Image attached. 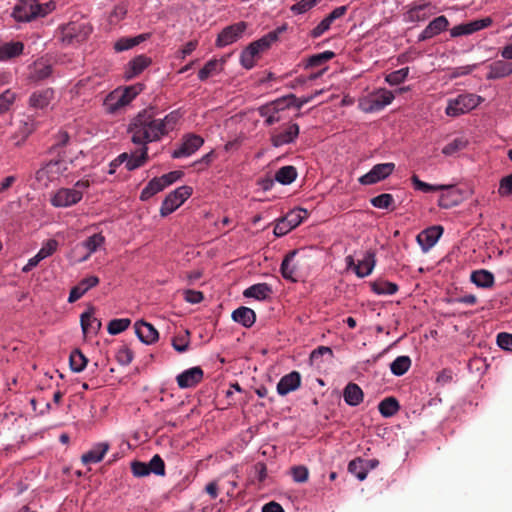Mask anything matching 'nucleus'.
Here are the masks:
<instances>
[{"label": "nucleus", "mask_w": 512, "mask_h": 512, "mask_svg": "<svg viewBox=\"0 0 512 512\" xmlns=\"http://www.w3.org/2000/svg\"><path fill=\"white\" fill-rule=\"evenodd\" d=\"M160 118H156L152 108L140 111L129 123L128 133L132 143L147 146L148 143L160 141L163 137Z\"/></svg>", "instance_id": "nucleus-1"}, {"label": "nucleus", "mask_w": 512, "mask_h": 512, "mask_svg": "<svg viewBox=\"0 0 512 512\" xmlns=\"http://www.w3.org/2000/svg\"><path fill=\"white\" fill-rule=\"evenodd\" d=\"M89 187V180H78L72 188H60L55 191L50 198V203L56 208H66L76 205L82 200L84 191Z\"/></svg>", "instance_id": "nucleus-2"}, {"label": "nucleus", "mask_w": 512, "mask_h": 512, "mask_svg": "<svg viewBox=\"0 0 512 512\" xmlns=\"http://www.w3.org/2000/svg\"><path fill=\"white\" fill-rule=\"evenodd\" d=\"M92 33V26L86 21H73L59 30V40L64 45H74L85 41Z\"/></svg>", "instance_id": "nucleus-3"}, {"label": "nucleus", "mask_w": 512, "mask_h": 512, "mask_svg": "<svg viewBox=\"0 0 512 512\" xmlns=\"http://www.w3.org/2000/svg\"><path fill=\"white\" fill-rule=\"evenodd\" d=\"M48 13V5H41L38 0H19L13 8L12 17L17 22H30Z\"/></svg>", "instance_id": "nucleus-4"}, {"label": "nucleus", "mask_w": 512, "mask_h": 512, "mask_svg": "<svg viewBox=\"0 0 512 512\" xmlns=\"http://www.w3.org/2000/svg\"><path fill=\"white\" fill-rule=\"evenodd\" d=\"M68 170V164L65 160H51L43 164L35 172V180L41 187H48L49 184L57 180Z\"/></svg>", "instance_id": "nucleus-5"}, {"label": "nucleus", "mask_w": 512, "mask_h": 512, "mask_svg": "<svg viewBox=\"0 0 512 512\" xmlns=\"http://www.w3.org/2000/svg\"><path fill=\"white\" fill-rule=\"evenodd\" d=\"M482 101L478 95L466 93L460 94L456 98L449 99L445 113L450 117H457L475 109Z\"/></svg>", "instance_id": "nucleus-6"}, {"label": "nucleus", "mask_w": 512, "mask_h": 512, "mask_svg": "<svg viewBox=\"0 0 512 512\" xmlns=\"http://www.w3.org/2000/svg\"><path fill=\"white\" fill-rule=\"evenodd\" d=\"M192 194V188L181 186L170 192L163 200L160 207V215L166 217L179 208Z\"/></svg>", "instance_id": "nucleus-7"}, {"label": "nucleus", "mask_w": 512, "mask_h": 512, "mask_svg": "<svg viewBox=\"0 0 512 512\" xmlns=\"http://www.w3.org/2000/svg\"><path fill=\"white\" fill-rule=\"evenodd\" d=\"M394 99V94L386 89H380L377 92L367 96L360 101V108L366 113L380 111L389 105Z\"/></svg>", "instance_id": "nucleus-8"}, {"label": "nucleus", "mask_w": 512, "mask_h": 512, "mask_svg": "<svg viewBox=\"0 0 512 512\" xmlns=\"http://www.w3.org/2000/svg\"><path fill=\"white\" fill-rule=\"evenodd\" d=\"M306 215V209L298 208L291 210L276 223L273 231L274 234L278 237L286 235L292 229L299 226Z\"/></svg>", "instance_id": "nucleus-9"}, {"label": "nucleus", "mask_w": 512, "mask_h": 512, "mask_svg": "<svg viewBox=\"0 0 512 512\" xmlns=\"http://www.w3.org/2000/svg\"><path fill=\"white\" fill-rule=\"evenodd\" d=\"M375 257V252L369 250L365 252L363 258L359 260L357 264L352 255L346 256L345 261L348 268L353 267L354 272L359 278H364L372 273L376 264Z\"/></svg>", "instance_id": "nucleus-10"}, {"label": "nucleus", "mask_w": 512, "mask_h": 512, "mask_svg": "<svg viewBox=\"0 0 512 512\" xmlns=\"http://www.w3.org/2000/svg\"><path fill=\"white\" fill-rule=\"evenodd\" d=\"M395 170V164L392 162L376 164L366 174L359 178L362 185H373L388 178Z\"/></svg>", "instance_id": "nucleus-11"}, {"label": "nucleus", "mask_w": 512, "mask_h": 512, "mask_svg": "<svg viewBox=\"0 0 512 512\" xmlns=\"http://www.w3.org/2000/svg\"><path fill=\"white\" fill-rule=\"evenodd\" d=\"M247 29V23L240 21L222 29L216 39L217 47H225L238 41Z\"/></svg>", "instance_id": "nucleus-12"}, {"label": "nucleus", "mask_w": 512, "mask_h": 512, "mask_svg": "<svg viewBox=\"0 0 512 512\" xmlns=\"http://www.w3.org/2000/svg\"><path fill=\"white\" fill-rule=\"evenodd\" d=\"M204 139L196 134L189 133L183 136L182 142L177 149H175L171 156L174 159L189 157L194 154L202 145Z\"/></svg>", "instance_id": "nucleus-13"}, {"label": "nucleus", "mask_w": 512, "mask_h": 512, "mask_svg": "<svg viewBox=\"0 0 512 512\" xmlns=\"http://www.w3.org/2000/svg\"><path fill=\"white\" fill-rule=\"evenodd\" d=\"M299 135V125L290 124L284 130H274L271 133L270 141L272 146L281 147L293 143Z\"/></svg>", "instance_id": "nucleus-14"}, {"label": "nucleus", "mask_w": 512, "mask_h": 512, "mask_svg": "<svg viewBox=\"0 0 512 512\" xmlns=\"http://www.w3.org/2000/svg\"><path fill=\"white\" fill-rule=\"evenodd\" d=\"M203 375V370L199 366H196L180 373L176 377V381L181 389L192 388L202 381Z\"/></svg>", "instance_id": "nucleus-15"}, {"label": "nucleus", "mask_w": 512, "mask_h": 512, "mask_svg": "<svg viewBox=\"0 0 512 512\" xmlns=\"http://www.w3.org/2000/svg\"><path fill=\"white\" fill-rule=\"evenodd\" d=\"M134 327H135V333H136L137 337L144 344H147V345L153 344L159 338V333L155 329V327L152 324H150L144 320L137 321L135 323Z\"/></svg>", "instance_id": "nucleus-16"}, {"label": "nucleus", "mask_w": 512, "mask_h": 512, "mask_svg": "<svg viewBox=\"0 0 512 512\" xmlns=\"http://www.w3.org/2000/svg\"><path fill=\"white\" fill-rule=\"evenodd\" d=\"M125 93L121 89H116L109 93L103 103L105 111L109 114H115L129 103L125 98Z\"/></svg>", "instance_id": "nucleus-17"}, {"label": "nucleus", "mask_w": 512, "mask_h": 512, "mask_svg": "<svg viewBox=\"0 0 512 512\" xmlns=\"http://www.w3.org/2000/svg\"><path fill=\"white\" fill-rule=\"evenodd\" d=\"M448 19L441 15L433 19L426 28L419 34L418 41H425L440 34L448 28Z\"/></svg>", "instance_id": "nucleus-18"}, {"label": "nucleus", "mask_w": 512, "mask_h": 512, "mask_svg": "<svg viewBox=\"0 0 512 512\" xmlns=\"http://www.w3.org/2000/svg\"><path fill=\"white\" fill-rule=\"evenodd\" d=\"M443 228L441 226H433L417 235V242L424 252L431 249L442 235Z\"/></svg>", "instance_id": "nucleus-19"}, {"label": "nucleus", "mask_w": 512, "mask_h": 512, "mask_svg": "<svg viewBox=\"0 0 512 512\" xmlns=\"http://www.w3.org/2000/svg\"><path fill=\"white\" fill-rule=\"evenodd\" d=\"M152 64V59L146 55H138L130 60L125 68L124 76L126 79H132L141 74Z\"/></svg>", "instance_id": "nucleus-20"}, {"label": "nucleus", "mask_w": 512, "mask_h": 512, "mask_svg": "<svg viewBox=\"0 0 512 512\" xmlns=\"http://www.w3.org/2000/svg\"><path fill=\"white\" fill-rule=\"evenodd\" d=\"M301 385V375L297 371H292L284 375L277 384V392L281 396L297 390Z\"/></svg>", "instance_id": "nucleus-21"}, {"label": "nucleus", "mask_w": 512, "mask_h": 512, "mask_svg": "<svg viewBox=\"0 0 512 512\" xmlns=\"http://www.w3.org/2000/svg\"><path fill=\"white\" fill-rule=\"evenodd\" d=\"M99 283L97 276H89L82 279L78 285L72 287L69 293L68 302L74 303L79 300L89 289L95 287Z\"/></svg>", "instance_id": "nucleus-22"}, {"label": "nucleus", "mask_w": 512, "mask_h": 512, "mask_svg": "<svg viewBox=\"0 0 512 512\" xmlns=\"http://www.w3.org/2000/svg\"><path fill=\"white\" fill-rule=\"evenodd\" d=\"M486 78L488 80L500 79L512 74V62L496 60L488 66Z\"/></svg>", "instance_id": "nucleus-23"}, {"label": "nucleus", "mask_w": 512, "mask_h": 512, "mask_svg": "<svg viewBox=\"0 0 512 512\" xmlns=\"http://www.w3.org/2000/svg\"><path fill=\"white\" fill-rule=\"evenodd\" d=\"M81 328L84 336L97 334L101 329V321L93 316V308L81 314Z\"/></svg>", "instance_id": "nucleus-24"}, {"label": "nucleus", "mask_w": 512, "mask_h": 512, "mask_svg": "<svg viewBox=\"0 0 512 512\" xmlns=\"http://www.w3.org/2000/svg\"><path fill=\"white\" fill-rule=\"evenodd\" d=\"M273 293L272 287L267 283H257L243 291L246 298H254L258 301H264Z\"/></svg>", "instance_id": "nucleus-25"}, {"label": "nucleus", "mask_w": 512, "mask_h": 512, "mask_svg": "<svg viewBox=\"0 0 512 512\" xmlns=\"http://www.w3.org/2000/svg\"><path fill=\"white\" fill-rule=\"evenodd\" d=\"M287 29L286 25H282L273 31L268 32L256 41H253L255 48L261 53L268 50L273 43L279 39V35Z\"/></svg>", "instance_id": "nucleus-26"}, {"label": "nucleus", "mask_w": 512, "mask_h": 512, "mask_svg": "<svg viewBox=\"0 0 512 512\" xmlns=\"http://www.w3.org/2000/svg\"><path fill=\"white\" fill-rule=\"evenodd\" d=\"M296 254L297 250H292L287 253L280 266L282 277L291 282L297 281V266L292 263Z\"/></svg>", "instance_id": "nucleus-27"}, {"label": "nucleus", "mask_w": 512, "mask_h": 512, "mask_svg": "<svg viewBox=\"0 0 512 512\" xmlns=\"http://www.w3.org/2000/svg\"><path fill=\"white\" fill-rule=\"evenodd\" d=\"M109 449V444L106 442H100L95 444L89 451L84 453L81 457V460L84 464H90V463H98L100 462L106 452Z\"/></svg>", "instance_id": "nucleus-28"}, {"label": "nucleus", "mask_w": 512, "mask_h": 512, "mask_svg": "<svg viewBox=\"0 0 512 512\" xmlns=\"http://www.w3.org/2000/svg\"><path fill=\"white\" fill-rule=\"evenodd\" d=\"M343 397L349 406H358L364 398L362 389L356 383H348L343 390Z\"/></svg>", "instance_id": "nucleus-29"}, {"label": "nucleus", "mask_w": 512, "mask_h": 512, "mask_svg": "<svg viewBox=\"0 0 512 512\" xmlns=\"http://www.w3.org/2000/svg\"><path fill=\"white\" fill-rule=\"evenodd\" d=\"M24 44L21 41H10L0 44V61L18 57L23 53Z\"/></svg>", "instance_id": "nucleus-30"}, {"label": "nucleus", "mask_w": 512, "mask_h": 512, "mask_svg": "<svg viewBox=\"0 0 512 512\" xmlns=\"http://www.w3.org/2000/svg\"><path fill=\"white\" fill-rule=\"evenodd\" d=\"M232 319L242 326L249 328L255 323L256 314L253 309L241 306L232 312Z\"/></svg>", "instance_id": "nucleus-31"}, {"label": "nucleus", "mask_w": 512, "mask_h": 512, "mask_svg": "<svg viewBox=\"0 0 512 512\" xmlns=\"http://www.w3.org/2000/svg\"><path fill=\"white\" fill-rule=\"evenodd\" d=\"M150 38V33L139 34L135 37H122L114 44L116 52L129 50Z\"/></svg>", "instance_id": "nucleus-32"}, {"label": "nucleus", "mask_w": 512, "mask_h": 512, "mask_svg": "<svg viewBox=\"0 0 512 512\" xmlns=\"http://www.w3.org/2000/svg\"><path fill=\"white\" fill-rule=\"evenodd\" d=\"M53 95L54 92L52 89L36 91L31 94L29 98V104L33 108L44 109L50 104L51 100L53 99Z\"/></svg>", "instance_id": "nucleus-33"}, {"label": "nucleus", "mask_w": 512, "mask_h": 512, "mask_svg": "<svg viewBox=\"0 0 512 512\" xmlns=\"http://www.w3.org/2000/svg\"><path fill=\"white\" fill-rule=\"evenodd\" d=\"M433 9L430 3L415 5L408 11L409 20L412 22L424 21L434 13Z\"/></svg>", "instance_id": "nucleus-34"}, {"label": "nucleus", "mask_w": 512, "mask_h": 512, "mask_svg": "<svg viewBox=\"0 0 512 512\" xmlns=\"http://www.w3.org/2000/svg\"><path fill=\"white\" fill-rule=\"evenodd\" d=\"M470 280L480 288H490L495 282L494 275L484 269L473 271L471 273Z\"/></svg>", "instance_id": "nucleus-35"}, {"label": "nucleus", "mask_w": 512, "mask_h": 512, "mask_svg": "<svg viewBox=\"0 0 512 512\" xmlns=\"http://www.w3.org/2000/svg\"><path fill=\"white\" fill-rule=\"evenodd\" d=\"M452 185V189H443L442 193L438 199V206L444 209H449L456 206L459 202V194L455 188V185Z\"/></svg>", "instance_id": "nucleus-36"}, {"label": "nucleus", "mask_w": 512, "mask_h": 512, "mask_svg": "<svg viewBox=\"0 0 512 512\" xmlns=\"http://www.w3.org/2000/svg\"><path fill=\"white\" fill-rule=\"evenodd\" d=\"M148 159V147L147 146H141L138 152L132 153L128 156V160L126 163V168L129 171L135 170L145 164V162Z\"/></svg>", "instance_id": "nucleus-37"}, {"label": "nucleus", "mask_w": 512, "mask_h": 512, "mask_svg": "<svg viewBox=\"0 0 512 512\" xmlns=\"http://www.w3.org/2000/svg\"><path fill=\"white\" fill-rule=\"evenodd\" d=\"M52 74V66L44 62H35L31 67L29 78L33 81H41Z\"/></svg>", "instance_id": "nucleus-38"}, {"label": "nucleus", "mask_w": 512, "mask_h": 512, "mask_svg": "<svg viewBox=\"0 0 512 512\" xmlns=\"http://www.w3.org/2000/svg\"><path fill=\"white\" fill-rule=\"evenodd\" d=\"M260 52L255 48L253 43L251 42L240 55V63L241 65L249 70L255 66L256 57H258Z\"/></svg>", "instance_id": "nucleus-39"}, {"label": "nucleus", "mask_w": 512, "mask_h": 512, "mask_svg": "<svg viewBox=\"0 0 512 512\" xmlns=\"http://www.w3.org/2000/svg\"><path fill=\"white\" fill-rule=\"evenodd\" d=\"M165 188L166 186L164 185L162 179L160 177H155L150 180L146 187L141 191L140 199L142 201H146Z\"/></svg>", "instance_id": "nucleus-40"}, {"label": "nucleus", "mask_w": 512, "mask_h": 512, "mask_svg": "<svg viewBox=\"0 0 512 512\" xmlns=\"http://www.w3.org/2000/svg\"><path fill=\"white\" fill-rule=\"evenodd\" d=\"M297 170L294 166L281 167L275 174V180L282 185H289L297 178Z\"/></svg>", "instance_id": "nucleus-41"}, {"label": "nucleus", "mask_w": 512, "mask_h": 512, "mask_svg": "<svg viewBox=\"0 0 512 512\" xmlns=\"http://www.w3.org/2000/svg\"><path fill=\"white\" fill-rule=\"evenodd\" d=\"M378 409L383 417L388 418L394 416L399 411L400 405L396 398L387 397L379 403Z\"/></svg>", "instance_id": "nucleus-42"}, {"label": "nucleus", "mask_w": 512, "mask_h": 512, "mask_svg": "<svg viewBox=\"0 0 512 512\" xmlns=\"http://www.w3.org/2000/svg\"><path fill=\"white\" fill-rule=\"evenodd\" d=\"M105 243V237L101 233L93 234L82 242L83 247L87 250V255L83 257V260L96 252Z\"/></svg>", "instance_id": "nucleus-43"}, {"label": "nucleus", "mask_w": 512, "mask_h": 512, "mask_svg": "<svg viewBox=\"0 0 512 512\" xmlns=\"http://www.w3.org/2000/svg\"><path fill=\"white\" fill-rule=\"evenodd\" d=\"M371 289L378 295H393L398 291V285L386 280H376L371 283Z\"/></svg>", "instance_id": "nucleus-44"}, {"label": "nucleus", "mask_w": 512, "mask_h": 512, "mask_svg": "<svg viewBox=\"0 0 512 512\" xmlns=\"http://www.w3.org/2000/svg\"><path fill=\"white\" fill-rule=\"evenodd\" d=\"M411 182L414 186L415 190H419L424 193H430L434 191H439L443 189H452V185H431L429 183H426L418 178L417 175L411 176Z\"/></svg>", "instance_id": "nucleus-45"}, {"label": "nucleus", "mask_w": 512, "mask_h": 512, "mask_svg": "<svg viewBox=\"0 0 512 512\" xmlns=\"http://www.w3.org/2000/svg\"><path fill=\"white\" fill-rule=\"evenodd\" d=\"M411 367V359L409 356H398L391 364V373L395 376L404 375Z\"/></svg>", "instance_id": "nucleus-46"}, {"label": "nucleus", "mask_w": 512, "mask_h": 512, "mask_svg": "<svg viewBox=\"0 0 512 512\" xmlns=\"http://www.w3.org/2000/svg\"><path fill=\"white\" fill-rule=\"evenodd\" d=\"M181 114L179 111L175 110L167 114L164 118L160 119L161 130L163 136L168 135L174 128L176 127Z\"/></svg>", "instance_id": "nucleus-47"}, {"label": "nucleus", "mask_w": 512, "mask_h": 512, "mask_svg": "<svg viewBox=\"0 0 512 512\" xmlns=\"http://www.w3.org/2000/svg\"><path fill=\"white\" fill-rule=\"evenodd\" d=\"M334 57L335 53L333 51H324L322 53L311 55L307 59L305 68L321 67Z\"/></svg>", "instance_id": "nucleus-48"}, {"label": "nucleus", "mask_w": 512, "mask_h": 512, "mask_svg": "<svg viewBox=\"0 0 512 512\" xmlns=\"http://www.w3.org/2000/svg\"><path fill=\"white\" fill-rule=\"evenodd\" d=\"M69 362L71 370L79 373L84 370L88 360L79 349H75L70 354Z\"/></svg>", "instance_id": "nucleus-49"}, {"label": "nucleus", "mask_w": 512, "mask_h": 512, "mask_svg": "<svg viewBox=\"0 0 512 512\" xmlns=\"http://www.w3.org/2000/svg\"><path fill=\"white\" fill-rule=\"evenodd\" d=\"M348 471L355 475L359 481L365 480L368 474L364 468L363 459L360 457L355 458L349 462Z\"/></svg>", "instance_id": "nucleus-50"}, {"label": "nucleus", "mask_w": 512, "mask_h": 512, "mask_svg": "<svg viewBox=\"0 0 512 512\" xmlns=\"http://www.w3.org/2000/svg\"><path fill=\"white\" fill-rule=\"evenodd\" d=\"M219 62L217 59L209 60L203 68H201L198 72V78L201 81H205L210 76L219 73Z\"/></svg>", "instance_id": "nucleus-51"}, {"label": "nucleus", "mask_w": 512, "mask_h": 512, "mask_svg": "<svg viewBox=\"0 0 512 512\" xmlns=\"http://www.w3.org/2000/svg\"><path fill=\"white\" fill-rule=\"evenodd\" d=\"M468 141L464 138H455L442 148V153L446 156H452L455 153L466 148Z\"/></svg>", "instance_id": "nucleus-52"}, {"label": "nucleus", "mask_w": 512, "mask_h": 512, "mask_svg": "<svg viewBox=\"0 0 512 512\" xmlns=\"http://www.w3.org/2000/svg\"><path fill=\"white\" fill-rule=\"evenodd\" d=\"M131 324L128 318L113 319L108 323L107 331L111 335H117L125 331Z\"/></svg>", "instance_id": "nucleus-53"}, {"label": "nucleus", "mask_w": 512, "mask_h": 512, "mask_svg": "<svg viewBox=\"0 0 512 512\" xmlns=\"http://www.w3.org/2000/svg\"><path fill=\"white\" fill-rule=\"evenodd\" d=\"M408 74H409V68L404 67V68L393 71V72L389 73L388 75H386L385 81L389 85H392V86L399 85L405 81V79L408 77Z\"/></svg>", "instance_id": "nucleus-54"}, {"label": "nucleus", "mask_w": 512, "mask_h": 512, "mask_svg": "<svg viewBox=\"0 0 512 512\" xmlns=\"http://www.w3.org/2000/svg\"><path fill=\"white\" fill-rule=\"evenodd\" d=\"M258 113L265 118V124L271 126L281 120L280 115L276 114L269 105L265 104L258 108Z\"/></svg>", "instance_id": "nucleus-55"}, {"label": "nucleus", "mask_w": 512, "mask_h": 512, "mask_svg": "<svg viewBox=\"0 0 512 512\" xmlns=\"http://www.w3.org/2000/svg\"><path fill=\"white\" fill-rule=\"evenodd\" d=\"M189 335V331L185 330L183 334H179L173 337L172 346L177 352L183 353L187 351L190 343Z\"/></svg>", "instance_id": "nucleus-56"}, {"label": "nucleus", "mask_w": 512, "mask_h": 512, "mask_svg": "<svg viewBox=\"0 0 512 512\" xmlns=\"http://www.w3.org/2000/svg\"><path fill=\"white\" fill-rule=\"evenodd\" d=\"M15 100L16 94L10 89H7L2 94H0V115L9 111Z\"/></svg>", "instance_id": "nucleus-57"}, {"label": "nucleus", "mask_w": 512, "mask_h": 512, "mask_svg": "<svg viewBox=\"0 0 512 512\" xmlns=\"http://www.w3.org/2000/svg\"><path fill=\"white\" fill-rule=\"evenodd\" d=\"M371 205L375 208L379 209H389L390 206L394 203V198L391 194L383 193L376 197H373L371 200Z\"/></svg>", "instance_id": "nucleus-58"}, {"label": "nucleus", "mask_w": 512, "mask_h": 512, "mask_svg": "<svg viewBox=\"0 0 512 512\" xmlns=\"http://www.w3.org/2000/svg\"><path fill=\"white\" fill-rule=\"evenodd\" d=\"M148 468L150 473H154L155 475L158 476L165 475V463L158 454L152 457V459L148 463Z\"/></svg>", "instance_id": "nucleus-59"}, {"label": "nucleus", "mask_w": 512, "mask_h": 512, "mask_svg": "<svg viewBox=\"0 0 512 512\" xmlns=\"http://www.w3.org/2000/svg\"><path fill=\"white\" fill-rule=\"evenodd\" d=\"M133 358V351L126 345L121 346L116 353V359L118 363L123 366L129 365L132 362Z\"/></svg>", "instance_id": "nucleus-60"}, {"label": "nucleus", "mask_w": 512, "mask_h": 512, "mask_svg": "<svg viewBox=\"0 0 512 512\" xmlns=\"http://www.w3.org/2000/svg\"><path fill=\"white\" fill-rule=\"evenodd\" d=\"M58 248V242L55 239L47 240L41 247V249L37 252V255L40 259L44 260L45 258L51 256Z\"/></svg>", "instance_id": "nucleus-61"}, {"label": "nucleus", "mask_w": 512, "mask_h": 512, "mask_svg": "<svg viewBox=\"0 0 512 512\" xmlns=\"http://www.w3.org/2000/svg\"><path fill=\"white\" fill-rule=\"evenodd\" d=\"M271 107V109L279 115L280 112L284 111L287 108L291 107L290 98L288 95L280 97L274 101L267 103Z\"/></svg>", "instance_id": "nucleus-62"}, {"label": "nucleus", "mask_w": 512, "mask_h": 512, "mask_svg": "<svg viewBox=\"0 0 512 512\" xmlns=\"http://www.w3.org/2000/svg\"><path fill=\"white\" fill-rule=\"evenodd\" d=\"M293 480L297 483H304L308 480L309 471L306 466L299 465L291 468Z\"/></svg>", "instance_id": "nucleus-63"}, {"label": "nucleus", "mask_w": 512, "mask_h": 512, "mask_svg": "<svg viewBox=\"0 0 512 512\" xmlns=\"http://www.w3.org/2000/svg\"><path fill=\"white\" fill-rule=\"evenodd\" d=\"M70 141V136L66 131H59L54 136V143L51 145L50 152L57 150L58 148H62L68 145Z\"/></svg>", "instance_id": "nucleus-64"}]
</instances>
